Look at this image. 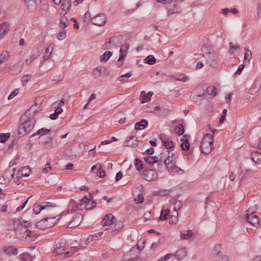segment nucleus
Listing matches in <instances>:
<instances>
[{
  "instance_id": "f257e3e1",
  "label": "nucleus",
  "mask_w": 261,
  "mask_h": 261,
  "mask_svg": "<svg viewBox=\"0 0 261 261\" xmlns=\"http://www.w3.org/2000/svg\"><path fill=\"white\" fill-rule=\"evenodd\" d=\"M213 133H208L204 135L200 146L201 153L205 154L210 153L214 148Z\"/></svg>"
},
{
  "instance_id": "f03ea898",
  "label": "nucleus",
  "mask_w": 261,
  "mask_h": 261,
  "mask_svg": "<svg viewBox=\"0 0 261 261\" xmlns=\"http://www.w3.org/2000/svg\"><path fill=\"white\" fill-rule=\"evenodd\" d=\"M241 219L247 221L253 226H257L259 225L260 218L258 215H256L254 209L251 207H250L246 211L245 214L242 216Z\"/></svg>"
},
{
  "instance_id": "7ed1b4c3",
  "label": "nucleus",
  "mask_w": 261,
  "mask_h": 261,
  "mask_svg": "<svg viewBox=\"0 0 261 261\" xmlns=\"http://www.w3.org/2000/svg\"><path fill=\"white\" fill-rule=\"evenodd\" d=\"M36 119L34 118H29L23 121L19 126L18 132L22 136L26 135L30 133L36 123Z\"/></svg>"
},
{
  "instance_id": "20e7f679",
  "label": "nucleus",
  "mask_w": 261,
  "mask_h": 261,
  "mask_svg": "<svg viewBox=\"0 0 261 261\" xmlns=\"http://www.w3.org/2000/svg\"><path fill=\"white\" fill-rule=\"evenodd\" d=\"M206 62L210 66L216 67L218 63L219 58L217 54L213 50L205 53Z\"/></svg>"
},
{
  "instance_id": "39448f33",
  "label": "nucleus",
  "mask_w": 261,
  "mask_h": 261,
  "mask_svg": "<svg viewBox=\"0 0 261 261\" xmlns=\"http://www.w3.org/2000/svg\"><path fill=\"white\" fill-rule=\"evenodd\" d=\"M66 241L63 239L58 240L55 242L54 250L52 252L54 256L62 255L65 253Z\"/></svg>"
},
{
  "instance_id": "423d86ee",
  "label": "nucleus",
  "mask_w": 261,
  "mask_h": 261,
  "mask_svg": "<svg viewBox=\"0 0 261 261\" xmlns=\"http://www.w3.org/2000/svg\"><path fill=\"white\" fill-rule=\"evenodd\" d=\"M164 162L169 172L177 173L180 171L183 172L182 170L176 166V159H166Z\"/></svg>"
},
{
  "instance_id": "0eeeda50",
  "label": "nucleus",
  "mask_w": 261,
  "mask_h": 261,
  "mask_svg": "<svg viewBox=\"0 0 261 261\" xmlns=\"http://www.w3.org/2000/svg\"><path fill=\"white\" fill-rule=\"evenodd\" d=\"M158 177V173L152 169H146L142 174V177L146 180L152 181L156 179Z\"/></svg>"
},
{
  "instance_id": "6e6552de",
  "label": "nucleus",
  "mask_w": 261,
  "mask_h": 261,
  "mask_svg": "<svg viewBox=\"0 0 261 261\" xmlns=\"http://www.w3.org/2000/svg\"><path fill=\"white\" fill-rule=\"evenodd\" d=\"M92 23L97 26H102L106 22V15L104 13H101L93 17Z\"/></svg>"
},
{
  "instance_id": "1a4fd4ad",
  "label": "nucleus",
  "mask_w": 261,
  "mask_h": 261,
  "mask_svg": "<svg viewBox=\"0 0 261 261\" xmlns=\"http://www.w3.org/2000/svg\"><path fill=\"white\" fill-rule=\"evenodd\" d=\"M128 48L129 45L128 44H123L120 48V56L117 62V65L119 67L121 66L123 64V60L127 54V50Z\"/></svg>"
},
{
  "instance_id": "9d476101",
  "label": "nucleus",
  "mask_w": 261,
  "mask_h": 261,
  "mask_svg": "<svg viewBox=\"0 0 261 261\" xmlns=\"http://www.w3.org/2000/svg\"><path fill=\"white\" fill-rule=\"evenodd\" d=\"M83 219V216L80 213L75 214L68 224L70 228L75 227L79 225Z\"/></svg>"
},
{
  "instance_id": "9b49d317",
  "label": "nucleus",
  "mask_w": 261,
  "mask_h": 261,
  "mask_svg": "<svg viewBox=\"0 0 261 261\" xmlns=\"http://www.w3.org/2000/svg\"><path fill=\"white\" fill-rule=\"evenodd\" d=\"M53 219V218H45L38 222L36 224V227L40 229L51 227L54 225V223L51 222L50 223H46V222H47L48 220H52Z\"/></svg>"
},
{
  "instance_id": "f8f14e48",
  "label": "nucleus",
  "mask_w": 261,
  "mask_h": 261,
  "mask_svg": "<svg viewBox=\"0 0 261 261\" xmlns=\"http://www.w3.org/2000/svg\"><path fill=\"white\" fill-rule=\"evenodd\" d=\"M114 219L115 217L112 214H107L103 217L101 221V225L102 226H110L114 222Z\"/></svg>"
},
{
  "instance_id": "ddd939ff",
  "label": "nucleus",
  "mask_w": 261,
  "mask_h": 261,
  "mask_svg": "<svg viewBox=\"0 0 261 261\" xmlns=\"http://www.w3.org/2000/svg\"><path fill=\"white\" fill-rule=\"evenodd\" d=\"M64 105V100L62 99L61 100L57 101L56 102L53 103L51 107L55 109V112L58 115H59L63 112L62 107Z\"/></svg>"
},
{
  "instance_id": "4468645a",
  "label": "nucleus",
  "mask_w": 261,
  "mask_h": 261,
  "mask_svg": "<svg viewBox=\"0 0 261 261\" xmlns=\"http://www.w3.org/2000/svg\"><path fill=\"white\" fill-rule=\"evenodd\" d=\"M190 139V136L186 134L184 135L181 138V141L182 142L180 146L181 148L184 151H187L190 148V143L189 140Z\"/></svg>"
},
{
  "instance_id": "2eb2a0df",
  "label": "nucleus",
  "mask_w": 261,
  "mask_h": 261,
  "mask_svg": "<svg viewBox=\"0 0 261 261\" xmlns=\"http://www.w3.org/2000/svg\"><path fill=\"white\" fill-rule=\"evenodd\" d=\"M79 204H78L75 200L71 199L68 205L67 213L69 214L75 212L79 209Z\"/></svg>"
},
{
  "instance_id": "dca6fc26",
  "label": "nucleus",
  "mask_w": 261,
  "mask_h": 261,
  "mask_svg": "<svg viewBox=\"0 0 261 261\" xmlns=\"http://www.w3.org/2000/svg\"><path fill=\"white\" fill-rule=\"evenodd\" d=\"M118 41V37L116 36H113L110 38L109 41L106 43L103 46V49H110L112 47L115 46L116 41Z\"/></svg>"
},
{
  "instance_id": "f3484780",
  "label": "nucleus",
  "mask_w": 261,
  "mask_h": 261,
  "mask_svg": "<svg viewBox=\"0 0 261 261\" xmlns=\"http://www.w3.org/2000/svg\"><path fill=\"white\" fill-rule=\"evenodd\" d=\"M22 69V64L20 63H17L10 68V72L11 74H17L20 72Z\"/></svg>"
},
{
  "instance_id": "a211bd4d",
  "label": "nucleus",
  "mask_w": 261,
  "mask_h": 261,
  "mask_svg": "<svg viewBox=\"0 0 261 261\" xmlns=\"http://www.w3.org/2000/svg\"><path fill=\"white\" fill-rule=\"evenodd\" d=\"M10 29V24L8 22H4L0 25V39L3 38L6 33Z\"/></svg>"
},
{
  "instance_id": "6ab92c4d",
  "label": "nucleus",
  "mask_w": 261,
  "mask_h": 261,
  "mask_svg": "<svg viewBox=\"0 0 261 261\" xmlns=\"http://www.w3.org/2000/svg\"><path fill=\"white\" fill-rule=\"evenodd\" d=\"M96 170H97L96 172V175L100 177H103L106 175V172L104 170H103L101 168V166L100 164H97L96 165L93 166L91 168V171L94 172V171Z\"/></svg>"
},
{
  "instance_id": "aec40b11",
  "label": "nucleus",
  "mask_w": 261,
  "mask_h": 261,
  "mask_svg": "<svg viewBox=\"0 0 261 261\" xmlns=\"http://www.w3.org/2000/svg\"><path fill=\"white\" fill-rule=\"evenodd\" d=\"M221 249L222 246L220 244H217L215 246L211 253V258L212 260L222 254Z\"/></svg>"
},
{
  "instance_id": "412c9836",
  "label": "nucleus",
  "mask_w": 261,
  "mask_h": 261,
  "mask_svg": "<svg viewBox=\"0 0 261 261\" xmlns=\"http://www.w3.org/2000/svg\"><path fill=\"white\" fill-rule=\"evenodd\" d=\"M160 139L162 141V144L167 149H172V148H173L174 143L172 141L165 138L163 136H161Z\"/></svg>"
},
{
  "instance_id": "4be33fe9",
  "label": "nucleus",
  "mask_w": 261,
  "mask_h": 261,
  "mask_svg": "<svg viewBox=\"0 0 261 261\" xmlns=\"http://www.w3.org/2000/svg\"><path fill=\"white\" fill-rule=\"evenodd\" d=\"M206 94L210 96L207 98L214 97L217 94V89L215 87H211L210 86L205 90L204 92V95L205 96H206Z\"/></svg>"
},
{
  "instance_id": "5701e85b",
  "label": "nucleus",
  "mask_w": 261,
  "mask_h": 261,
  "mask_svg": "<svg viewBox=\"0 0 261 261\" xmlns=\"http://www.w3.org/2000/svg\"><path fill=\"white\" fill-rule=\"evenodd\" d=\"M123 223L122 221H117L111 229V233L115 235L118 233L123 227Z\"/></svg>"
},
{
  "instance_id": "b1692460",
  "label": "nucleus",
  "mask_w": 261,
  "mask_h": 261,
  "mask_svg": "<svg viewBox=\"0 0 261 261\" xmlns=\"http://www.w3.org/2000/svg\"><path fill=\"white\" fill-rule=\"evenodd\" d=\"M178 260H181L186 256V250L185 248H180L173 254Z\"/></svg>"
},
{
  "instance_id": "393cba45",
  "label": "nucleus",
  "mask_w": 261,
  "mask_h": 261,
  "mask_svg": "<svg viewBox=\"0 0 261 261\" xmlns=\"http://www.w3.org/2000/svg\"><path fill=\"white\" fill-rule=\"evenodd\" d=\"M152 95L153 92L151 91L149 92L147 94H146L145 91H142L141 96L140 97V100L141 103H143L149 101Z\"/></svg>"
},
{
  "instance_id": "a878e982",
  "label": "nucleus",
  "mask_w": 261,
  "mask_h": 261,
  "mask_svg": "<svg viewBox=\"0 0 261 261\" xmlns=\"http://www.w3.org/2000/svg\"><path fill=\"white\" fill-rule=\"evenodd\" d=\"M251 159L256 164L261 163V153L258 151H254L251 152Z\"/></svg>"
},
{
  "instance_id": "bb28decb",
  "label": "nucleus",
  "mask_w": 261,
  "mask_h": 261,
  "mask_svg": "<svg viewBox=\"0 0 261 261\" xmlns=\"http://www.w3.org/2000/svg\"><path fill=\"white\" fill-rule=\"evenodd\" d=\"M4 252L8 255H16L18 253V250L13 246H9L4 248Z\"/></svg>"
},
{
  "instance_id": "cd10ccee",
  "label": "nucleus",
  "mask_w": 261,
  "mask_h": 261,
  "mask_svg": "<svg viewBox=\"0 0 261 261\" xmlns=\"http://www.w3.org/2000/svg\"><path fill=\"white\" fill-rule=\"evenodd\" d=\"M45 208L47 209H50L51 206L50 205H40L38 204H35L33 206V212L35 214L37 215L39 214V213L43 210H44Z\"/></svg>"
},
{
  "instance_id": "c85d7f7f",
  "label": "nucleus",
  "mask_w": 261,
  "mask_h": 261,
  "mask_svg": "<svg viewBox=\"0 0 261 261\" xmlns=\"http://www.w3.org/2000/svg\"><path fill=\"white\" fill-rule=\"evenodd\" d=\"M54 46L55 44H51L46 48L45 50V54L43 57L44 60H48L51 57V55Z\"/></svg>"
},
{
  "instance_id": "c756f323",
  "label": "nucleus",
  "mask_w": 261,
  "mask_h": 261,
  "mask_svg": "<svg viewBox=\"0 0 261 261\" xmlns=\"http://www.w3.org/2000/svg\"><path fill=\"white\" fill-rule=\"evenodd\" d=\"M90 199L87 197L86 196L84 197L79 203V206L85 208L86 210H89V203H90Z\"/></svg>"
},
{
  "instance_id": "7c9ffc66",
  "label": "nucleus",
  "mask_w": 261,
  "mask_h": 261,
  "mask_svg": "<svg viewBox=\"0 0 261 261\" xmlns=\"http://www.w3.org/2000/svg\"><path fill=\"white\" fill-rule=\"evenodd\" d=\"M147 125V121L145 119H142L140 122L135 124V127L137 130H142L146 128Z\"/></svg>"
},
{
  "instance_id": "2f4dec72",
  "label": "nucleus",
  "mask_w": 261,
  "mask_h": 261,
  "mask_svg": "<svg viewBox=\"0 0 261 261\" xmlns=\"http://www.w3.org/2000/svg\"><path fill=\"white\" fill-rule=\"evenodd\" d=\"M71 2L68 0H63L61 6V8L65 11V14L69 11L71 7Z\"/></svg>"
},
{
  "instance_id": "473e14b6",
  "label": "nucleus",
  "mask_w": 261,
  "mask_h": 261,
  "mask_svg": "<svg viewBox=\"0 0 261 261\" xmlns=\"http://www.w3.org/2000/svg\"><path fill=\"white\" fill-rule=\"evenodd\" d=\"M10 57V54L8 51H3L0 54V64L8 61Z\"/></svg>"
},
{
  "instance_id": "72a5a7b5",
  "label": "nucleus",
  "mask_w": 261,
  "mask_h": 261,
  "mask_svg": "<svg viewBox=\"0 0 261 261\" xmlns=\"http://www.w3.org/2000/svg\"><path fill=\"white\" fill-rule=\"evenodd\" d=\"M138 145V140L136 137H131L126 141L125 145L127 146L135 147Z\"/></svg>"
},
{
  "instance_id": "f704fd0d",
  "label": "nucleus",
  "mask_w": 261,
  "mask_h": 261,
  "mask_svg": "<svg viewBox=\"0 0 261 261\" xmlns=\"http://www.w3.org/2000/svg\"><path fill=\"white\" fill-rule=\"evenodd\" d=\"M69 24L67 18L63 15L60 18L59 26L61 29H64Z\"/></svg>"
},
{
  "instance_id": "c9c22d12",
  "label": "nucleus",
  "mask_w": 261,
  "mask_h": 261,
  "mask_svg": "<svg viewBox=\"0 0 261 261\" xmlns=\"http://www.w3.org/2000/svg\"><path fill=\"white\" fill-rule=\"evenodd\" d=\"M144 160L146 163L151 165L157 163L159 161V159L156 156H148L144 158Z\"/></svg>"
},
{
  "instance_id": "e433bc0d",
  "label": "nucleus",
  "mask_w": 261,
  "mask_h": 261,
  "mask_svg": "<svg viewBox=\"0 0 261 261\" xmlns=\"http://www.w3.org/2000/svg\"><path fill=\"white\" fill-rule=\"evenodd\" d=\"M172 78L176 81H179L183 82L187 81L189 77L185 74H179L176 75L172 76Z\"/></svg>"
},
{
  "instance_id": "4c0bfd02",
  "label": "nucleus",
  "mask_w": 261,
  "mask_h": 261,
  "mask_svg": "<svg viewBox=\"0 0 261 261\" xmlns=\"http://www.w3.org/2000/svg\"><path fill=\"white\" fill-rule=\"evenodd\" d=\"M170 214V210L169 209H166L165 210H162L161 212V215L160 216V220H167Z\"/></svg>"
},
{
  "instance_id": "58836bf2",
  "label": "nucleus",
  "mask_w": 261,
  "mask_h": 261,
  "mask_svg": "<svg viewBox=\"0 0 261 261\" xmlns=\"http://www.w3.org/2000/svg\"><path fill=\"white\" fill-rule=\"evenodd\" d=\"M112 55V52L110 51H106L105 53L100 56V61L102 62H107L108 59L111 57Z\"/></svg>"
},
{
  "instance_id": "ea45409f",
  "label": "nucleus",
  "mask_w": 261,
  "mask_h": 261,
  "mask_svg": "<svg viewBox=\"0 0 261 261\" xmlns=\"http://www.w3.org/2000/svg\"><path fill=\"white\" fill-rule=\"evenodd\" d=\"M145 62L149 65H153L156 62V59L153 55H149L145 58Z\"/></svg>"
},
{
  "instance_id": "a19ab883",
  "label": "nucleus",
  "mask_w": 261,
  "mask_h": 261,
  "mask_svg": "<svg viewBox=\"0 0 261 261\" xmlns=\"http://www.w3.org/2000/svg\"><path fill=\"white\" fill-rule=\"evenodd\" d=\"M39 54H32L31 55L29 58L25 60L24 64L26 65H30L33 61H34L35 59L37 58L39 56Z\"/></svg>"
},
{
  "instance_id": "79ce46f5",
  "label": "nucleus",
  "mask_w": 261,
  "mask_h": 261,
  "mask_svg": "<svg viewBox=\"0 0 261 261\" xmlns=\"http://www.w3.org/2000/svg\"><path fill=\"white\" fill-rule=\"evenodd\" d=\"M175 133L179 136H181L185 133V129L183 125L181 124H178L175 127Z\"/></svg>"
},
{
  "instance_id": "37998d69",
  "label": "nucleus",
  "mask_w": 261,
  "mask_h": 261,
  "mask_svg": "<svg viewBox=\"0 0 261 261\" xmlns=\"http://www.w3.org/2000/svg\"><path fill=\"white\" fill-rule=\"evenodd\" d=\"M193 234V232L191 230H188L186 233L181 232L180 237L182 239H189Z\"/></svg>"
},
{
  "instance_id": "c03bdc74",
  "label": "nucleus",
  "mask_w": 261,
  "mask_h": 261,
  "mask_svg": "<svg viewBox=\"0 0 261 261\" xmlns=\"http://www.w3.org/2000/svg\"><path fill=\"white\" fill-rule=\"evenodd\" d=\"M213 261H229V258L228 256L223 254L222 253L216 258L212 260Z\"/></svg>"
},
{
  "instance_id": "a18cd8bd",
  "label": "nucleus",
  "mask_w": 261,
  "mask_h": 261,
  "mask_svg": "<svg viewBox=\"0 0 261 261\" xmlns=\"http://www.w3.org/2000/svg\"><path fill=\"white\" fill-rule=\"evenodd\" d=\"M134 165L136 168V169L138 171L141 170L143 168V163L140 159H136L135 160Z\"/></svg>"
},
{
  "instance_id": "49530a36",
  "label": "nucleus",
  "mask_w": 261,
  "mask_h": 261,
  "mask_svg": "<svg viewBox=\"0 0 261 261\" xmlns=\"http://www.w3.org/2000/svg\"><path fill=\"white\" fill-rule=\"evenodd\" d=\"M66 37V31L64 29H61V31L59 32L57 35V38L59 40H63Z\"/></svg>"
},
{
  "instance_id": "de8ad7c7",
  "label": "nucleus",
  "mask_w": 261,
  "mask_h": 261,
  "mask_svg": "<svg viewBox=\"0 0 261 261\" xmlns=\"http://www.w3.org/2000/svg\"><path fill=\"white\" fill-rule=\"evenodd\" d=\"M21 175L24 176H29L31 172V169L28 167H23L20 171Z\"/></svg>"
},
{
  "instance_id": "09e8293b",
  "label": "nucleus",
  "mask_w": 261,
  "mask_h": 261,
  "mask_svg": "<svg viewBox=\"0 0 261 261\" xmlns=\"http://www.w3.org/2000/svg\"><path fill=\"white\" fill-rule=\"evenodd\" d=\"M50 131V129L41 128L39 129L36 133L33 134L32 136H35L37 135L41 134V136L44 135Z\"/></svg>"
},
{
  "instance_id": "8fccbe9b",
  "label": "nucleus",
  "mask_w": 261,
  "mask_h": 261,
  "mask_svg": "<svg viewBox=\"0 0 261 261\" xmlns=\"http://www.w3.org/2000/svg\"><path fill=\"white\" fill-rule=\"evenodd\" d=\"M21 261H32L31 256L28 253H23L20 255Z\"/></svg>"
},
{
  "instance_id": "3c124183",
  "label": "nucleus",
  "mask_w": 261,
  "mask_h": 261,
  "mask_svg": "<svg viewBox=\"0 0 261 261\" xmlns=\"http://www.w3.org/2000/svg\"><path fill=\"white\" fill-rule=\"evenodd\" d=\"M245 54L244 56L245 60H248L249 61L252 58V53L250 49L247 48V47L245 48Z\"/></svg>"
},
{
  "instance_id": "603ef678",
  "label": "nucleus",
  "mask_w": 261,
  "mask_h": 261,
  "mask_svg": "<svg viewBox=\"0 0 261 261\" xmlns=\"http://www.w3.org/2000/svg\"><path fill=\"white\" fill-rule=\"evenodd\" d=\"M31 77V74H27L23 75L21 79V82L23 86H25L26 83L30 80Z\"/></svg>"
},
{
  "instance_id": "864d4df0",
  "label": "nucleus",
  "mask_w": 261,
  "mask_h": 261,
  "mask_svg": "<svg viewBox=\"0 0 261 261\" xmlns=\"http://www.w3.org/2000/svg\"><path fill=\"white\" fill-rule=\"evenodd\" d=\"M10 136V135L9 133H1L0 134V142L2 143H4L8 139Z\"/></svg>"
},
{
  "instance_id": "5fc2aeb1",
  "label": "nucleus",
  "mask_w": 261,
  "mask_h": 261,
  "mask_svg": "<svg viewBox=\"0 0 261 261\" xmlns=\"http://www.w3.org/2000/svg\"><path fill=\"white\" fill-rule=\"evenodd\" d=\"M132 75V73L127 72L124 74L121 75L118 79V81L120 82H125V78H129Z\"/></svg>"
},
{
  "instance_id": "6e6d98bb",
  "label": "nucleus",
  "mask_w": 261,
  "mask_h": 261,
  "mask_svg": "<svg viewBox=\"0 0 261 261\" xmlns=\"http://www.w3.org/2000/svg\"><path fill=\"white\" fill-rule=\"evenodd\" d=\"M52 168L49 163L45 164L44 168L42 169V172L44 174L48 173L49 171L51 170Z\"/></svg>"
},
{
  "instance_id": "4d7b16f0",
  "label": "nucleus",
  "mask_w": 261,
  "mask_h": 261,
  "mask_svg": "<svg viewBox=\"0 0 261 261\" xmlns=\"http://www.w3.org/2000/svg\"><path fill=\"white\" fill-rule=\"evenodd\" d=\"M93 74L96 77H99L101 75V68L96 67L93 69Z\"/></svg>"
},
{
  "instance_id": "13d9d810",
  "label": "nucleus",
  "mask_w": 261,
  "mask_h": 261,
  "mask_svg": "<svg viewBox=\"0 0 261 261\" xmlns=\"http://www.w3.org/2000/svg\"><path fill=\"white\" fill-rule=\"evenodd\" d=\"M145 240H140L137 243V247L139 250H142L144 248Z\"/></svg>"
},
{
  "instance_id": "bf43d9fd",
  "label": "nucleus",
  "mask_w": 261,
  "mask_h": 261,
  "mask_svg": "<svg viewBox=\"0 0 261 261\" xmlns=\"http://www.w3.org/2000/svg\"><path fill=\"white\" fill-rule=\"evenodd\" d=\"M166 152H168V155L166 159H176V157L175 155V152L172 149L170 151H166Z\"/></svg>"
},
{
  "instance_id": "052dcab7",
  "label": "nucleus",
  "mask_w": 261,
  "mask_h": 261,
  "mask_svg": "<svg viewBox=\"0 0 261 261\" xmlns=\"http://www.w3.org/2000/svg\"><path fill=\"white\" fill-rule=\"evenodd\" d=\"M31 231L30 230H29L28 229H26L24 231V234H25L26 237L25 238H27L28 237V239L30 241H33L34 240L35 237L31 235Z\"/></svg>"
},
{
  "instance_id": "680f3d73",
  "label": "nucleus",
  "mask_w": 261,
  "mask_h": 261,
  "mask_svg": "<svg viewBox=\"0 0 261 261\" xmlns=\"http://www.w3.org/2000/svg\"><path fill=\"white\" fill-rule=\"evenodd\" d=\"M32 196V195H31L30 196H29L28 199L25 201H24V202L23 203L22 205L21 206H18L17 208V212H19L21 210H22L25 206L27 203H28V200Z\"/></svg>"
},
{
  "instance_id": "e2e57ef3",
  "label": "nucleus",
  "mask_w": 261,
  "mask_h": 261,
  "mask_svg": "<svg viewBox=\"0 0 261 261\" xmlns=\"http://www.w3.org/2000/svg\"><path fill=\"white\" fill-rule=\"evenodd\" d=\"M182 207V202L181 201H177L174 203V206L173 208L175 210H180Z\"/></svg>"
},
{
  "instance_id": "0e129e2a",
  "label": "nucleus",
  "mask_w": 261,
  "mask_h": 261,
  "mask_svg": "<svg viewBox=\"0 0 261 261\" xmlns=\"http://www.w3.org/2000/svg\"><path fill=\"white\" fill-rule=\"evenodd\" d=\"M135 201L137 203H142L144 201V198L142 195L138 194L137 197L135 198Z\"/></svg>"
},
{
  "instance_id": "69168bd1",
  "label": "nucleus",
  "mask_w": 261,
  "mask_h": 261,
  "mask_svg": "<svg viewBox=\"0 0 261 261\" xmlns=\"http://www.w3.org/2000/svg\"><path fill=\"white\" fill-rule=\"evenodd\" d=\"M244 68V65H243V64L240 65L239 66L237 71L234 72V76H237L238 75H240L241 73Z\"/></svg>"
},
{
  "instance_id": "338daca9",
  "label": "nucleus",
  "mask_w": 261,
  "mask_h": 261,
  "mask_svg": "<svg viewBox=\"0 0 261 261\" xmlns=\"http://www.w3.org/2000/svg\"><path fill=\"white\" fill-rule=\"evenodd\" d=\"M170 222L172 224H175L177 222L178 218L175 217L174 215H170L169 218Z\"/></svg>"
},
{
  "instance_id": "774afa93",
  "label": "nucleus",
  "mask_w": 261,
  "mask_h": 261,
  "mask_svg": "<svg viewBox=\"0 0 261 261\" xmlns=\"http://www.w3.org/2000/svg\"><path fill=\"white\" fill-rule=\"evenodd\" d=\"M257 14L259 17L261 18V3H258L256 7Z\"/></svg>"
}]
</instances>
